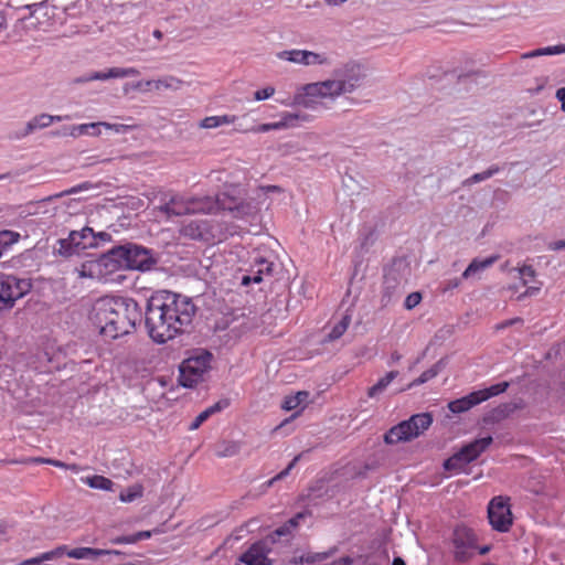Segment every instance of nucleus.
Returning a JSON list of instances; mask_svg holds the SVG:
<instances>
[{
    "label": "nucleus",
    "instance_id": "nucleus-1",
    "mask_svg": "<svg viewBox=\"0 0 565 565\" xmlns=\"http://www.w3.org/2000/svg\"><path fill=\"white\" fill-rule=\"evenodd\" d=\"M192 299L168 290L153 292L147 301L145 323L149 337L157 343H166L191 324L195 315Z\"/></svg>",
    "mask_w": 565,
    "mask_h": 565
},
{
    "label": "nucleus",
    "instance_id": "nucleus-2",
    "mask_svg": "<svg viewBox=\"0 0 565 565\" xmlns=\"http://www.w3.org/2000/svg\"><path fill=\"white\" fill-rule=\"evenodd\" d=\"M140 319L141 309L128 297H102L92 310L93 323L102 335L111 340L132 332Z\"/></svg>",
    "mask_w": 565,
    "mask_h": 565
},
{
    "label": "nucleus",
    "instance_id": "nucleus-3",
    "mask_svg": "<svg viewBox=\"0 0 565 565\" xmlns=\"http://www.w3.org/2000/svg\"><path fill=\"white\" fill-rule=\"evenodd\" d=\"M364 78L363 66L348 63L334 70L331 78L309 83L298 88L294 95V104L315 109L319 99L334 100L341 95L353 93Z\"/></svg>",
    "mask_w": 565,
    "mask_h": 565
},
{
    "label": "nucleus",
    "instance_id": "nucleus-4",
    "mask_svg": "<svg viewBox=\"0 0 565 565\" xmlns=\"http://www.w3.org/2000/svg\"><path fill=\"white\" fill-rule=\"evenodd\" d=\"M122 269H126L124 258L117 246L96 259L83 263L76 271L79 278H90L107 282L116 280L114 275Z\"/></svg>",
    "mask_w": 565,
    "mask_h": 565
},
{
    "label": "nucleus",
    "instance_id": "nucleus-5",
    "mask_svg": "<svg viewBox=\"0 0 565 565\" xmlns=\"http://www.w3.org/2000/svg\"><path fill=\"white\" fill-rule=\"evenodd\" d=\"M117 551L90 548V547H75L68 548L66 545L57 546L51 551L41 553L36 557L28 558L18 565H39L42 562H62L65 556L75 559H87L97 562L100 557H107L104 562H114L113 556H118Z\"/></svg>",
    "mask_w": 565,
    "mask_h": 565
},
{
    "label": "nucleus",
    "instance_id": "nucleus-6",
    "mask_svg": "<svg viewBox=\"0 0 565 565\" xmlns=\"http://www.w3.org/2000/svg\"><path fill=\"white\" fill-rule=\"evenodd\" d=\"M217 204L210 196L190 198L180 194H173L171 198L159 206V211L164 213L167 217L181 216L193 213H215Z\"/></svg>",
    "mask_w": 565,
    "mask_h": 565
},
{
    "label": "nucleus",
    "instance_id": "nucleus-7",
    "mask_svg": "<svg viewBox=\"0 0 565 565\" xmlns=\"http://www.w3.org/2000/svg\"><path fill=\"white\" fill-rule=\"evenodd\" d=\"M433 418L428 413L413 415L409 419L403 420L393 426L385 435L384 443L395 445L409 441L429 428Z\"/></svg>",
    "mask_w": 565,
    "mask_h": 565
},
{
    "label": "nucleus",
    "instance_id": "nucleus-8",
    "mask_svg": "<svg viewBox=\"0 0 565 565\" xmlns=\"http://www.w3.org/2000/svg\"><path fill=\"white\" fill-rule=\"evenodd\" d=\"M212 354L201 350L189 356L180 365L179 382L184 387H193L203 381L204 375L211 367Z\"/></svg>",
    "mask_w": 565,
    "mask_h": 565
},
{
    "label": "nucleus",
    "instance_id": "nucleus-9",
    "mask_svg": "<svg viewBox=\"0 0 565 565\" xmlns=\"http://www.w3.org/2000/svg\"><path fill=\"white\" fill-rule=\"evenodd\" d=\"M180 233L188 238L204 242H221L230 234L220 224L211 220H191L184 224Z\"/></svg>",
    "mask_w": 565,
    "mask_h": 565
},
{
    "label": "nucleus",
    "instance_id": "nucleus-10",
    "mask_svg": "<svg viewBox=\"0 0 565 565\" xmlns=\"http://www.w3.org/2000/svg\"><path fill=\"white\" fill-rule=\"evenodd\" d=\"M454 555L457 562H468L477 553L486 554L489 546L479 548L473 531L465 525L457 526L452 536Z\"/></svg>",
    "mask_w": 565,
    "mask_h": 565
},
{
    "label": "nucleus",
    "instance_id": "nucleus-11",
    "mask_svg": "<svg viewBox=\"0 0 565 565\" xmlns=\"http://www.w3.org/2000/svg\"><path fill=\"white\" fill-rule=\"evenodd\" d=\"M31 289L29 279L0 273V311L10 309Z\"/></svg>",
    "mask_w": 565,
    "mask_h": 565
},
{
    "label": "nucleus",
    "instance_id": "nucleus-12",
    "mask_svg": "<svg viewBox=\"0 0 565 565\" xmlns=\"http://www.w3.org/2000/svg\"><path fill=\"white\" fill-rule=\"evenodd\" d=\"M508 387V382L493 384L490 387L472 392L459 399L450 402L448 408L450 412L456 414L467 412L473 406L489 399L490 397L505 392Z\"/></svg>",
    "mask_w": 565,
    "mask_h": 565
},
{
    "label": "nucleus",
    "instance_id": "nucleus-13",
    "mask_svg": "<svg viewBox=\"0 0 565 565\" xmlns=\"http://www.w3.org/2000/svg\"><path fill=\"white\" fill-rule=\"evenodd\" d=\"M488 519L493 530L508 532L513 523L509 498L494 497L488 505Z\"/></svg>",
    "mask_w": 565,
    "mask_h": 565
},
{
    "label": "nucleus",
    "instance_id": "nucleus-14",
    "mask_svg": "<svg viewBox=\"0 0 565 565\" xmlns=\"http://www.w3.org/2000/svg\"><path fill=\"white\" fill-rule=\"evenodd\" d=\"M126 269L147 270L153 264L150 250L138 245L118 246Z\"/></svg>",
    "mask_w": 565,
    "mask_h": 565
},
{
    "label": "nucleus",
    "instance_id": "nucleus-15",
    "mask_svg": "<svg viewBox=\"0 0 565 565\" xmlns=\"http://www.w3.org/2000/svg\"><path fill=\"white\" fill-rule=\"evenodd\" d=\"M276 57L280 61H286L302 66L326 65L329 63L326 54L299 49L277 52Z\"/></svg>",
    "mask_w": 565,
    "mask_h": 565
},
{
    "label": "nucleus",
    "instance_id": "nucleus-16",
    "mask_svg": "<svg viewBox=\"0 0 565 565\" xmlns=\"http://www.w3.org/2000/svg\"><path fill=\"white\" fill-rule=\"evenodd\" d=\"M214 202L217 204L215 206V213L220 210L228 211L235 218L245 220L254 217L259 210L258 205L250 201H227L224 194L215 199Z\"/></svg>",
    "mask_w": 565,
    "mask_h": 565
},
{
    "label": "nucleus",
    "instance_id": "nucleus-17",
    "mask_svg": "<svg viewBox=\"0 0 565 565\" xmlns=\"http://www.w3.org/2000/svg\"><path fill=\"white\" fill-rule=\"evenodd\" d=\"M274 263L263 256L255 255L253 263L241 278V285L248 286L249 284H259L264 277L270 276L273 273Z\"/></svg>",
    "mask_w": 565,
    "mask_h": 565
},
{
    "label": "nucleus",
    "instance_id": "nucleus-18",
    "mask_svg": "<svg viewBox=\"0 0 565 565\" xmlns=\"http://www.w3.org/2000/svg\"><path fill=\"white\" fill-rule=\"evenodd\" d=\"M270 544L271 543L267 537L254 543L241 555L239 561L245 565H271L273 561L268 557Z\"/></svg>",
    "mask_w": 565,
    "mask_h": 565
},
{
    "label": "nucleus",
    "instance_id": "nucleus-19",
    "mask_svg": "<svg viewBox=\"0 0 565 565\" xmlns=\"http://www.w3.org/2000/svg\"><path fill=\"white\" fill-rule=\"evenodd\" d=\"M140 72L135 67H111L104 72H92L75 79L76 83H86L92 81H107L110 78H124L138 76Z\"/></svg>",
    "mask_w": 565,
    "mask_h": 565
},
{
    "label": "nucleus",
    "instance_id": "nucleus-20",
    "mask_svg": "<svg viewBox=\"0 0 565 565\" xmlns=\"http://www.w3.org/2000/svg\"><path fill=\"white\" fill-rule=\"evenodd\" d=\"M299 119H300L299 114L285 111L280 115L279 121L262 124V125H258L256 127L248 129L247 131L260 134V132H267L270 130H281V129H286V128H291V127L297 126Z\"/></svg>",
    "mask_w": 565,
    "mask_h": 565
},
{
    "label": "nucleus",
    "instance_id": "nucleus-21",
    "mask_svg": "<svg viewBox=\"0 0 565 565\" xmlns=\"http://www.w3.org/2000/svg\"><path fill=\"white\" fill-rule=\"evenodd\" d=\"M100 134H102V131L97 130V122L64 126L56 132H53L54 136H62V137L70 136L73 138H77V137L84 136V135L97 137Z\"/></svg>",
    "mask_w": 565,
    "mask_h": 565
},
{
    "label": "nucleus",
    "instance_id": "nucleus-22",
    "mask_svg": "<svg viewBox=\"0 0 565 565\" xmlns=\"http://www.w3.org/2000/svg\"><path fill=\"white\" fill-rule=\"evenodd\" d=\"M492 440L491 436L479 438L463 446L459 451L466 458V462L470 463L486 451V449L492 444Z\"/></svg>",
    "mask_w": 565,
    "mask_h": 565
},
{
    "label": "nucleus",
    "instance_id": "nucleus-23",
    "mask_svg": "<svg viewBox=\"0 0 565 565\" xmlns=\"http://www.w3.org/2000/svg\"><path fill=\"white\" fill-rule=\"evenodd\" d=\"M335 548H330L326 552H303L299 556H296L294 559V563L297 564L298 562L303 564H315V563H322L330 558L335 553Z\"/></svg>",
    "mask_w": 565,
    "mask_h": 565
},
{
    "label": "nucleus",
    "instance_id": "nucleus-24",
    "mask_svg": "<svg viewBox=\"0 0 565 565\" xmlns=\"http://www.w3.org/2000/svg\"><path fill=\"white\" fill-rule=\"evenodd\" d=\"M498 259L497 256H490L484 259L476 258L473 259L469 266L462 273V278L468 279L477 275L478 273L489 268L491 265L495 263Z\"/></svg>",
    "mask_w": 565,
    "mask_h": 565
},
{
    "label": "nucleus",
    "instance_id": "nucleus-25",
    "mask_svg": "<svg viewBox=\"0 0 565 565\" xmlns=\"http://www.w3.org/2000/svg\"><path fill=\"white\" fill-rule=\"evenodd\" d=\"M303 518L302 513H298L290 520H288L284 525L276 529L271 535H269L267 539H269L270 543H275L278 539L285 536H289L291 534V531L297 527L299 520Z\"/></svg>",
    "mask_w": 565,
    "mask_h": 565
},
{
    "label": "nucleus",
    "instance_id": "nucleus-26",
    "mask_svg": "<svg viewBox=\"0 0 565 565\" xmlns=\"http://www.w3.org/2000/svg\"><path fill=\"white\" fill-rule=\"evenodd\" d=\"M397 371H391L386 373L373 386L369 388L367 396L374 398L375 396L382 394L387 388V386L397 377Z\"/></svg>",
    "mask_w": 565,
    "mask_h": 565
},
{
    "label": "nucleus",
    "instance_id": "nucleus-27",
    "mask_svg": "<svg viewBox=\"0 0 565 565\" xmlns=\"http://www.w3.org/2000/svg\"><path fill=\"white\" fill-rule=\"evenodd\" d=\"M241 450V444L238 441L223 440L215 447V455L220 458L236 456Z\"/></svg>",
    "mask_w": 565,
    "mask_h": 565
},
{
    "label": "nucleus",
    "instance_id": "nucleus-28",
    "mask_svg": "<svg viewBox=\"0 0 565 565\" xmlns=\"http://www.w3.org/2000/svg\"><path fill=\"white\" fill-rule=\"evenodd\" d=\"M54 122V118L52 115L41 114L39 116L33 117L25 127V134H31L36 129H42L51 126Z\"/></svg>",
    "mask_w": 565,
    "mask_h": 565
},
{
    "label": "nucleus",
    "instance_id": "nucleus-29",
    "mask_svg": "<svg viewBox=\"0 0 565 565\" xmlns=\"http://www.w3.org/2000/svg\"><path fill=\"white\" fill-rule=\"evenodd\" d=\"M84 482L93 489L105 490V491L113 490V486H114V482L110 479H108L104 476H99V475L86 477L84 479Z\"/></svg>",
    "mask_w": 565,
    "mask_h": 565
},
{
    "label": "nucleus",
    "instance_id": "nucleus-30",
    "mask_svg": "<svg viewBox=\"0 0 565 565\" xmlns=\"http://www.w3.org/2000/svg\"><path fill=\"white\" fill-rule=\"evenodd\" d=\"M309 393L306 391H299L295 395L287 396L282 403V408L286 411H292L300 407L308 401Z\"/></svg>",
    "mask_w": 565,
    "mask_h": 565
},
{
    "label": "nucleus",
    "instance_id": "nucleus-31",
    "mask_svg": "<svg viewBox=\"0 0 565 565\" xmlns=\"http://www.w3.org/2000/svg\"><path fill=\"white\" fill-rule=\"evenodd\" d=\"M20 238L19 233L12 231H0V258Z\"/></svg>",
    "mask_w": 565,
    "mask_h": 565
},
{
    "label": "nucleus",
    "instance_id": "nucleus-32",
    "mask_svg": "<svg viewBox=\"0 0 565 565\" xmlns=\"http://www.w3.org/2000/svg\"><path fill=\"white\" fill-rule=\"evenodd\" d=\"M183 82L174 76H164L162 78L156 79L154 83V89L156 90H162V89H171V90H178L182 87Z\"/></svg>",
    "mask_w": 565,
    "mask_h": 565
},
{
    "label": "nucleus",
    "instance_id": "nucleus-33",
    "mask_svg": "<svg viewBox=\"0 0 565 565\" xmlns=\"http://www.w3.org/2000/svg\"><path fill=\"white\" fill-rule=\"evenodd\" d=\"M143 494V487L140 483H135L128 487L126 490L121 491L119 494V500L125 503H130Z\"/></svg>",
    "mask_w": 565,
    "mask_h": 565
},
{
    "label": "nucleus",
    "instance_id": "nucleus-34",
    "mask_svg": "<svg viewBox=\"0 0 565 565\" xmlns=\"http://www.w3.org/2000/svg\"><path fill=\"white\" fill-rule=\"evenodd\" d=\"M81 235H83V250L96 247L98 245L97 237L104 239L106 236H108L106 233H99L98 235H96L90 227L82 228Z\"/></svg>",
    "mask_w": 565,
    "mask_h": 565
},
{
    "label": "nucleus",
    "instance_id": "nucleus-35",
    "mask_svg": "<svg viewBox=\"0 0 565 565\" xmlns=\"http://www.w3.org/2000/svg\"><path fill=\"white\" fill-rule=\"evenodd\" d=\"M398 282L394 278L385 277L384 280V291L382 296L383 305H388L397 294Z\"/></svg>",
    "mask_w": 565,
    "mask_h": 565
},
{
    "label": "nucleus",
    "instance_id": "nucleus-36",
    "mask_svg": "<svg viewBox=\"0 0 565 565\" xmlns=\"http://www.w3.org/2000/svg\"><path fill=\"white\" fill-rule=\"evenodd\" d=\"M440 372V366L439 364H435L434 366H431L430 369L426 370L425 372H423L420 374V376H418L417 379H415L413 382H411L406 388H403L402 391L404 390H409L412 387H415V386H418V385H422L428 381H430L431 379L436 377L438 375V373Z\"/></svg>",
    "mask_w": 565,
    "mask_h": 565
},
{
    "label": "nucleus",
    "instance_id": "nucleus-37",
    "mask_svg": "<svg viewBox=\"0 0 565 565\" xmlns=\"http://www.w3.org/2000/svg\"><path fill=\"white\" fill-rule=\"evenodd\" d=\"M469 462H466V458L461 455L460 451L456 452L451 457H449L444 462L445 470L459 472L463 469Z\"/></svg>",
    "mask_w": 565,
    "mask_h": 565
},
{
    "label": "nucleus",
    "instance_id": "nucleus-38",
    "mask_svg": "<svg viewBox=\"0 0 565 565\" xmlns=\"http://www.w3.org/2000/svg\"><path fill=\"white\" fill-rule=\"evenodd\" d=\"M499 172H500V167L497 164H493L482 172L472 174L470 178H468L465 181V183L466 184H475L478 182H482L484 180L490 179L491 177H493L494 174H497Z\"/></svg>",
    "mask_w": 565,
    "mask_h": 565
},
{
    "label": "nucleus",
    "instance_id": "nucleus-39",
    "mask_svg": "<svg viewBox=\"0 0 565 565\" xmlns=\"http://www.w3.org/2000/svg\"><path fill=\"white\" fill-rule=\"evenodd\" d=\"M55 253H57L61 256H73L78 255L79 253L75 248V246H72L71 243L67 241V237L60 238L57 241V245L54 247Z\"/></svg>",
    "mask_w": 565,
    "mask_h": 565
},
{
    "label": "nucleus",
    "instance_id": "nucleus-40",
    "mask_svg": "<svg viewBox=\"0 0 565 565\" xmlns=\"http://www.w3.org/2000/svg\"><path fill=\"white\" fill-rule=\"evenodd\" d=\"M351 318L350 316L345 315L342 317V319L331 329L328 338L330 340H337L339 339L348 329L350 324Z\"/></svg>",
    "mask_w": 565,
    "mask_h": 565
},
{
    "label": "nucleus",
    "instance_id": "nucleus-41",
    "mask_svg": "<svg viewBox=\"0 0 565 565\" xmlns=\"http://www.w3.org/2000/svg\"><path fill=\"white\" fill-rule=\"evenodd\" d=\"M151 537L150 531H140L135 534L119 536L115 540L116 543H126L134 544L141 540H147Z\"/></svg>",
    "mask_w": 565,
    "mask_h": 565
},
{
    "label": "nucleus",
    "instance_id": "nucleus-42",
    "mask_svg": "<svg viewBox=\"0 0 565 565\" xmlns=\"http://www.w3.org/2000/svg\"><path fill=\"white\" fill-rule=\"evenodd\" d=\"M555 54H562V50L559 49V45H554V46H546V47H543V49H537V50H534V51H531V52H527L525 54H523V58H531V57H536V56H542V55H555Z\"/></svg>",
    "mask_w": 565,
    "mask_h": 565
},
{
    "label": "nucleus",
    "instance_id": "nucleus-43",
    "mask_svg": "<svg viewBox=\"0 0 565 565\" xmlns=\"http://www.w3.org/2000/svg\"><path fill=\"white\" fill-rule=\"evenodd\" d=\"M519 273V277L523 286L529 285L532 280H534L536 276L535 269L530 265H523L520 268H515Z\"/></svg>",
    "mask_w": 565,
    "mask_h": 565
},
{
    "label": "nucleus",
    "instance_id": "nucleus-44",
    "mask_svg": "<svg viewBox=\"0 0 565 565\" xmlns=\"http://www.w3.org/2000/svg\"><path fill=\"white\" fill-rule=\"evenodd\" d=\"M100 127H104L106 129L113 130L116 134H126L129 130L132 129V126L124 125V124H110L106 121H98L97 122V130H100Z\"/></svg>",
    "mask_w": 565,
    "mask_h": 565
},
{
    "label": "nucleus",
    "instance_id": "nucleus-45",
    "mask_svg": "<svg viewBox=\"0 0 565 565\" xmlns=\"http://www.w3.org/2000/svg\"><path fill=\"white\" fill-rule=\"evenodd\" d=\"M67 241L72 246H75L78 253L83 250V235H81V231H72L67 236Z\"/></svg>",
    "mask_w": 565,
    "mask_h": 565
},
{
    "label": "nucleus",
    "instance_id": "nucleus-46",
    "mask_svg": "<svg viewBox=\"0 0 565 565\" xmlns=\"http://www.w3.org/2000/svg\"><path fill=\"white\" fill-rule=\"evenodd\" d=\"M211 411L212 409H204L203 412H201L195 418L194 420L191 423L189 429L190 430H195L198 429L210 416H211Z\"/></svg>",
    "mask_w": 565,
    "mask_h": 565
},
{
    "label": "nucleus",
    "instance_id": "nucleus-47",
    "mask_svg": "<svg viewBox=\"0 0 565 565\" xmlns=\"http://www.w3.org/2000/svg\"><path fill=\"white\" fill-rule=\"evenodd\" d=\"M274 94H275V88L273 86H267L265 88L256 90L254 93V99L257 102L265 100V99L270 98Z\"/></svg>",
    "mask_w": 565,
    "mask_h": 565
},
{
    "label": "nucleus",
    "instance_id": "nucleus-48",
    "mask_svg": "<svg viewBox=\"0 0 565 565\" xmlns=\"http://www.w3.org/2000/svg\"><path fill=\"white\" fill-rule=\"evenodd\" d=\"M420 300L422 295L419 292H412L406 297L404 306L406 309H413L420 302Z\"/></svg>",
    "mask_w": 565,
    "mask_h": 565
},
{
    "label": "nucleus",
    "instance_id": "nucleus-49",
    "mask_svg": "<svg viewBox=\"0 0 565 565\" xmlns=\"http://www.w3.org/2000/svg\"><path fill=\"white\" fill-rule=\"evenodd\" d=\"M300 456H296L291 462L281 472H279L276 477L268 481V484L271 486L276 480L282 479L288 476L290 470L295 467L296 462L299 460Z\"/></svg>",
    "mask_w": 565,
    "mask_h": 565
},
{
    "label": "nucleus",
    "instance_id": "nucleus-50",
    "mask_svg": "<svg viewBox=\"0 0 565 565\" xmlns=\"http://www.w3.org/2000/svg\"><path fill=\"white\" fill-rule=\"evenodd\" d=\"M220 119L218 116H210L205 117L201 122L200 127L205 129H212L220 127Z\"/></svg>",
    "mask_w": 565,
    "mask_h": 565
},
{
    "label": "nucleus",
    "instance_id": "nucleus-51",
    "mask_svg": "<svg viewBox=\"0 0 565 565\" xmlns=\"http://www.w3.org/2000/svg\"><path fill=\"white\" fill-rule=\"evenodd\" d=\"M44 204H45V200L40 201V202H30L24 206L23 212L26 213L28 215L38 214L40 211V207H42Z\"/></svg>",
    "mask_w": 565,
    "mask_h": 565
},
{
    "label": "nucleus",
    "instance_id": "nucleus-52",
    "mask_svg": "<svg viewBox=\"0 0 565 565\" xmlns=\"http://www.w3.org/2000/svg\"><path fill=\"white\" fill-rule=\"evenodd\" d=\"M156 79L139 81L135 84V88L140 92H150L154 89Z\"/></svg>",
    "mask_w": 565,
    "mask_h": 565
},
{
    "label": "nucleus",
    "instance_id": "nucleus-53",
    "mask_svg": "<svg viewBox=\"0 0 565 565\" xmlns=\"http://www.w3.org/2000/svg\"><path fill=\"white\" fill-rule=\"evenodd\" d=\"M542 284L540 282L537 286H529L526 290L519 296V299H523L525 297L535 296L541 290Z\"/></svg>",
    "mask_w": 565,
    "mask_h": 565
},
{
    "label": "nucleus",
    "instance_id": "nucleus-54",
    "mask_svg": "<svg viewBox=\"0 0 565 565\" xmlns=\"http://www.w3.org/2000/svg\"><path fill=\"white\" fill-rule=\"evenodd\" d=\"M555 97L561 103V109L565 113V86L556 90Z\"/></svg>",
    "mask_w": 565,
    "mask_h": 565
},
{
    "label": "nucleus",
    "instance_id": "nucleus-55",
    "mask_svg": "<svg viewBox=\"0 0 565 565\" xmlns=\"http://www.w3.org/2000/svg\"><path fill=\"white\" fill-rule=\"evenodd\" d=\"M236 118L237 117L234 116V115H222V116H218L220 125L223 126V125L234 124Z\"/></svg>",
    "mask_w": 565,
    "mask_h": 565
},
{
    "label": "nucleus",
    "instance_id": "nucleus-56",
    "mask_svg": "<svg viewBox=\"0 0 565 565\" xmlns=\"http://www.w3.org/2000/svg\"><path fill=\"white\" fill-rule=\"evenodd\" d=\"M280 191V188L277 186V185H267V186H260L258 189V196H260V194H265L267 192H278Z\"/></svg>",
    "mask_w": 565,
    "mask_h": 565
},
{
    "label": "nucleus",
    "instance_id": "nucleus-57",
    "mask_svg": "<svg viewBox=\"0 0 565 565\" xmlns=\"http://www.w3.org/2000/svg\"><path fill=\"white\" fill-rule=\"evenodd\" d=\"M459 285H460V279H458V278L450 279L446 282L444 290L446 291V290L457 288Z\"/></svg>",
    "mask_w": 565,
    "mask_h": 565
},
{
    "label": "nucleus",
    "instance_id": "nucleus-58",
    "mask_svg": "<svg viewBox=\"0 0 565 565\" xmlns=\"http://www.w3.org/2000/svg\"><path fill=\"white\" fill-rule=\"evenodd\" d=\"M222 408H223V406H222V405H221V403L218 402V403H216V404H214V405H212V406L207 407L206 409H212V411H211V415H212V414H215V413L220 412Z\"/></svg>",
    "mask_w": 565,
    "mask_h": 565
},
{
    "label": "nucleus",
    "instance_id": "nucleus-59",
    "mask_svg": "<svg viewBox=\"0 0 565 565\" xmlns=\"http://www.w3.org/2000/svg\"><path fill=\"white\" fill-rule=\"evenodd\" d=\"M553 249L561 250L565 249V241H558L554 244Z\"/></svg>",
    "mask_w": 565,
    "mask_h": 565
},
{
    "label": "nucleus",
    "instance_id": "nucleus-60",
    "mask_svg": "<svg viewBox=\"0 0 565 565\" xmlns=\"http://www.w3.org/2000/svg\"><path fill=\"white\" fill-rule=\"evenodd\" d=\"M39 461H41V462H49L51 465H54L55 467H62L63 466V463L61 461H56V460L39 459Z\"/></svg>",
    "mask_w": 565,
    "mask_h": 565
},
{
    "label": "nucleus",
    "instance_id": "nucleus-61",
    "mask_svg": "<svg viewBox=\"0 0 565 565\" xmlns=\"http://www.w3.org/2000/svg\"><path fill=\"white\" fill-rule=\"evenodd\" d=\"M392 565H405L404 561L401 557H395L393 559Z\"/></svg>",
    "mask_w": 565,
    "mask_h": 565
},
{
    "label": "nucleus",
    "instance_id": "nucleus-62",
    "mask_svg": "<svg viewBox=\"0 0 565 565\" xmlns=\"http://www.w3.org/2000/svg\"><path fill=\"white\" fill-rule=\"evenodd\" d=\"M54 121H62L64 119H70V116H53Z\"/></svg>",
    "mask_w": 565,
    "mask_h": 565
},
{
    "label": "nucleus",
    "instance_id": "nucleus-63",
    "mask_svg": "<svg viewBox=\"0 0 565 565\" xmlns=\"http://www.w3.org/2000/svg\"><path fill=\"white\" fill-rule=\"evenodd\" d=\"M340 565H351L352 561L349 557H343Z\"/></svg>",
    "mask_w": 565,
    "mask_h": 565
},
{
    "label": "nucleus",
    "instance_id": "nucleus-64",
    "mask_svg": "<svg viewBox=\"0 0 565 565\" xmlns=\"http://www.w3.org/2000/svg\"><path fill=\"white\" fill-rule=\"evenodd\" d=\"M391 359H392L393 362H397V361H399L401 355L395 352V353L392 354Z\"/></svg>",
    "mask_w": 565,
    "mask_h": 565
}]
</instances>
